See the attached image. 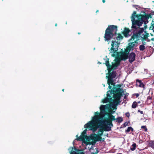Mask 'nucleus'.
Segmentation results:
<instances>
[{
	"mask_svg": "<svg viewBox=\"0 0 154 154\" xmlns=\"http://www.w3.org/2000/svg\"><path fill=\"white\" fill-rule=\"evenodd\" d=\"M93 121L89 122L84 125V127L89 130L95 131L99 127L96 123L100 125L104 126L107 125L109 127H113L112 121L115 120V116L111 114H108V117L103 116L100 117L99 116H96L93 118Z\"/></svg>",
	"mask_w": 154,
	"mask_h": 154,
	"instance_id": "1",
	"label": "nucleus"
},
{
	"mask_svg": "<svg viewBox=\"0 0 154 154\" xmlns=\"http://www.w3.org/2000/svg\"><path fill=\"white\" fill-rule=\"evenodd\" d=\"M152 14L149 13L147 14L145 12H143V14H137L136 11H134L132 14L131 18V21L132 23V25L131 28L134 29H140V30L141 28L140 27L142 26V24L143 23H144V29L147 28V26L146 25V23L148 22V21L147 20L149 18H152ZM145 32L144 31L143 33Z\"/></svg>",
	"mask_w": 154,
	"mask_h": 154,
	"instance_id": "2",
	"label": "nucleus"
},
{
	"mask_svg": "<svg viewBox=\"0 0 154 154\" xmlns=\"http://www.w3.org/2000/svg\"><path fill=\"white\" fill-rule=\"evenodd\" d=\"M111 46V47L109 51L112 57H115L117 54L120 61L121 60H125L128 58V54L123 51L117 52L119 47L118 42L116 40H112Z\"/></svg>",
	"mask_w": 154,
	"mask_h": 154,
	"instance_id": "3",
	"label": "nucleus"
},
{
	"mask_svg": "<svg viewBox=\"0 0 154 154\" xmlns=\"http://www.w3.org/2000/svg\"><path fill=\"white\" fill-rule=\"evenodd\" d=\"M116 86L118 87L117 88L115 86L113 87L111 90L108 91V92H110V94H113V98L114 100L113 102V104L115 106H117L121 102L120 100L124 92L123 89L120 88L121 86V85H117Z\"/></svg>",
	"mask_w": 154,
	"mask_h": 154,
	"instance_id": "4",
	"label": "nucleus"
},
{
	"mask_svg": "<svg viewBox=\"0 0 154 154\" xmlns=\"http://www.w3.org/2000/svg\"><path fill=\"white\" fill-rule=\"evenodd\" d=\"M117 26L114 25L109 26L105 30L104 34L105 41H108L112 38L116 33L117 31Z\"/></svg>",
	"mask_w": 154,
	"mask_h": 154,
	"instance_id": "5",
	"label": "nucleus"
},
{
	"mask_svg": "<svg viewBox=\"0 0 154 154\" xmlns=\"http://www.w3.org/2000/svg\"><path fill=\"white\" fill-rule=\"evenodd\" d=\"M144 32V29L143 28H141L140 30H139L137 32L133 33L131 38V40L134 41V42H132V43L134 44L135 43L137 44L138 43V41L141 39L140 34L143 33Z\"/></svg>",
	"mask_w": 154,
	"mask_h": 154,
	"instance_id": "6",
	"label": "nucleus"
},
{
	"mask_svg": "<svg viewBox=\"0 0 154 154\" xmlns=\"http://www.w3.org/2000/svg\"><path fill=\"white\" fill-rule=\"evenodd\" d=\"M109 106L110 105L109 104L105 105H102L100 107V109L101 111L100 114L98 112H95V115L94 116H99L100 117H102L103 116H105V115H108L109 113H107L106 111V110L108 109Z\"/></svg>",
	"mask_w": 154,
	"mask_h": 154,
	"instance_id": "7",
	"label": "nucleus"
},
{
	"mask_svg": "<svg viewBox=\"0 0 154 154\" xmlns=\"http://www.w3.org/2000/svg\"><path fill=\"white\" fill-rule=\"evenodd\" d=\"M108 72L107 74L108 76H106V78H107V81L110 82H114L113 79L115 78L116 75V72L115 71H112V69H108Z\"/></svg>",
	"mask_w": 154,
	"mask_h": 154,
	"instance_id": "8",
	"label": "nucleus"
},
{
	"mask_svg": "<svg viewBox=\"0 0 154 154\" xmlns=\"http://www.w3.org/2000/svg\"><path fill=\"white\" fill-rule=\"evenodd\" d=\"M111 130V127L107 125L104 126H100V128L99 129V132H101L100 133H98L96 135L99 136L101 137L103 135L104 131H110Z\"/></svg>",
	"mask_w": 154,
	"mask_h": 154,
	"instance_id": "9",
	"label": "nucleus"
},
{
	"mask_svg": "<svg viewBox=\"0 0 154 154\" xmlns=\"http://www.w3.org/2000/svg\"><path fill=\"white\" fill-rule=\"evenodd\" d=\"M140 35L141 39V40L142 43V45H144L146 44V42H144V41L147 38L149 34L148 33H147L146 31H145L144 33L143 32V33L140 34Z\"/></svg>",
	"mask_w": 154,
	"mask_h": 154,
	"instance_id": "10",
	"label": "nucleus"
},
{
	"mask_svg": "<svg viewBox=\"0 0 154 154\" xmlns=\"http://www.w3.org/2000/svg\"><path fill=\"white\" fill-rule=\"evenodd\" d=\"M87 131V130L86 129L82 133L81 136L79 137H78V135H77L76 136V137H77V138L76 139L77 140L83 141L84 140L85 138L87 137V136L86 135Z\"/></svg>",
	"mask_w": 154,
	"mask_h": 154,
	"instance_id": "11",
	"label": "nucleus"
},
{
	"mask_svg": "<svg viewBox=\"0 0 154 154\" xmlns=\"http://www.w3.org/2000/svg\"><path fill=\"white\" fill-rule=\"evenodd\" d=\"M112 94H110V92H108V91H107L106 94L107 97L103 100V103H106L112 101V99L111 97Z\"/></svg>",
	"mask_w": 154,
	"mask_h": 154,
	"instance_id": "12",
	"label": "nucleus"
},
{
	"mask_svg": "<svg viewBox=\"0 0 154 154\" xmlns=\"http://www.w3.org/2000/svg\"><path fill=\"white\" fill-rule=\"evenodd\" d=\"M120 61H118L116 63H112V65H111L109 69H112V70H113L115 69H116L118 66L120 64Z\"/></svg>",
	"mask_w": 154,
	"mask_h": 154,
	"instance_id": "13",
	"label": "nucleus"
},
{
	"mask_svg": "<svg viewBox=\"0 0 154 154\" xmlns=\"http://www.w3.org/2000/svg\"><path fill=\"white\" fill-rule=\"evenodd\" d=\"M136 54L134 52L130 53L128 56L129 61L130 63H132L134 62L135 59Z\"/></svg>",
	"mask_w": 154,
	"mask_h": 154,
	"instance_id": "14",
	"label": "nucleus"
},
{
	"mask_svg": "<svg viewBox=\"0 0 154 154\" xmlns=\"http://www.w3.org/2000/svg\"><path fill=\"white\" fill-rule=\"evenodd\" d=\"M136 85L137 86L141 88H144V85L142 83L141 80L137 79L136 80Z\"/></svg>",
	"mask_w": 154,
	"mask_h": 154,
	"instance_id": "15",
	"label": "nucleus"
},
{
	"mask_svg": "<svg viewBox=\"0 0 154 154\" xmlns=\"http://www.w3.org/2000/svg\"><path fill=\"white\" fill-rule=\"evenodd\" d=\"M130 31V30L128 28L125 27L122 33L125 37H126L128 36L129 33Z\"/></svg>",
	"mask_w": 154,
	"mask_h": 154,
	"instance_id": "16",
	"label": "nucleus"
},
{
	"mask_svg": "<svg viewBox=\"0 0 154 154\" xmlns=\"http://www.w3.org/2000/svg\"><path fill=\"white\" fill-rule=\"evenodd\" d=\"M152 97L150 96H149L147 97L145 102L147 105H149L152 103Z\"/></svg>",
	"mask_w": 154,
	"mask_h": 154,
	"instance_id": "17",
	"label": "nucleus"
},
{
	"mask_svg": "<svg viewBox=\"0 0 154 154\" xmlns=\"http://www.w3.org/2000/svg\"><path fill=\"white\" fill-rule=\"evenodd\" d=\"M129 45L128 47V48L129 49V50H133V48L135 46H137V45H136L135 44H134L133 43L131 42L130 43H129Z\"/></svg>",
	"mask_w": 154,
	"mask_h": 154,
	"instance_id": "18",
	"label": "nucleus"
},
{
	"mask_svg": "<svg viewBox=\"0 0 154 154\" xmlns=\"http://www.w3.org/2000/svg\"><path fill=\"white\" fill-rule=\"evenodd\" d=\"M107 81V84L109 85V87L108 88L110 89L109 90H111L112 89V86L110 85H112L113 86H115V83H114V82H110V81Z\"/></svg>",
	"mask_w": 154,
	"mask_h": 154,
	"instance_id": "19",
	"label": "nucleus"
},
{
	"mask_svg": "<svg viewBox=\"0 0 154 154\" xmlns=\"http://www.w3.org/2000/svg\"><path fill=\"white\" fill-rule=\"evenodd\" d=\"M149 146L154 149V140H150L149 142Z\"/></svg>",
	"mask_w": 154,
	"mask_h": 154,
	"instance_id": "20",
	"label": "nucleus"
},
{
	"mask_svg": "<svg viewBox=\"0 0 154 154\" xmlns=\"http://www.w3.org/2000/svg\"><path fill=\"white\" fill-rule=\"evenodd\" d=\"M107 60L106 61V62L104 64H105L106 66L107 67V70L109 68L111 65L109 64V59L107 58Z\"/></svg>",
	"mask_w": 154,
	"mask_h": 154,
	"instance_id": "21",
	"label": "nucleus"
},
{
	"mask_svg": "<svg viewBox=\"0 0 154 154\" xmlns=\"http://www.w3.org/2000/svg\"><path fill=\"white\" fill-rule=\"evenodd\" d=\"M116 122L120 123L123 121V119L121 117H118L117 118H115Z\"/></svg>",
	"mask_w": 154,
	"mask_h": 154,
	"instance_id": "22",
	"label": "nucleus"
},
{
	"mask_svg": "<svg viewBox=\"0 0 154 154\" xmlns=\"http://www.w3.org/2000/svg\"><path fill=\"white\" fill-rule=\"evenodd\" d=\"M94 139L96 140V141H101L102 140L101 137L99 136L96 135V136L94 137Z\"/></svg>",
	"mask_w": 154,
	"mask_h": 154,
	"instance_id": "23",
	"label": "nucleus"
},
{
	"mask_svg": "<svg viewBox=\"0 0 154 154\" xmlns=\"http://www.w3.org/2000/svg\"><path fill=\"white\" fill-rule=\"evenodd\" d=\"M118 36L116 37V39L117 40H119L123 39V37L121 34L119 33L118 34Z\"/></svg>",
	"mask_w": 154,
	"mask_h": 154,
	"instance_id": "24",
	"label": "nucleus"
},
{
	"mask_svg": "<svg viewBox=\"0 0 154 154\" xmlns=\"http://www.w3.org/2000/svg\"><path fill=\"white\" fill-rule=\"evenodd\" d=\"M136 144L135 143H133L131 146L130 149L132 151L135 150L136 148Z\"/></svg>",
	"mask_w": 154,
	"mask_h": 154,
	"instance_id": "25",
	"label": "nucleus"
},
{
	"mask_svg": "<svg viewBox=\"0 0 154 154\" xmlns=\"http://www.w3.org/2000/svg\"><path fill=\"white\" fill-rule=\"evenodd\" d=\"M133 129L132 127H128V129L125 130V132L128 133L130 132L131 131H133Z\"/></svg>",
	"mask_w": 154,
	"mask_h": 154,
	"instance_id": "26",
	"label": "nucleus"
},
{
	"mask_svg": "<svg viewBox=\"0 0 154 154\" xmlns=\"http://www.w3.org/2000/svg\"><path fill=\"white\" fill-rule=\"evenodd\" d=\"M137 103L136 101H134L133 102L131 107L133 108H135L137 107Z\"/></svg>",
	"mask_w": 154,
	"mask_h": 154,
	"instance_id": "27",
	"label": "nucleus"
},
{
	"mask_svg": "<svg viewBox=\"0 0 154 154\" xmlns=\"http://www.w3.org/2000/svg\"><path fill=\"white\" fill-rule=\"evenodd\" d=\"M145 49V46L143 45H140L139 46V49L141 51H143Z\"/></svg>",
	"mask_w": 154,
	"mask_h": 154,
	"instance_id": "28",
	"label": "nucleus"
},
{
	"mask_svg": "<svg viewBox=\"0 0 154 154\" xmlns=\"http://www.w3.org/2000/svg\"><path fill=\"white\" fill-rule=\"evenodd\" d=\"M70 154H84V153L83 152H76L74 151H73L71 152Z\"/></svg>",
	"mask_w": 154,
	"mask_h": 154,
	"instance_id": "29",
	"label": "nucleus"
},
{
	"mask_svg": "<svg viewBox=\"0 0 154 154\" xmlns=\"http://www.w3.org/2000/svg\"><path fill=\"white\" fill-rule=\"evenodd\" d=\"M130 51V50H129V49L127 47V49H125V51L123 52H125V53H127L128 54Z\"/></svg>",
	"mask_w": 154,
	"mask_h": 154,
	"instance_id": "30",
	"label": "nucleus"
},
{
	"mask_svg": "<svg viewBox=\"0 0 154 154\" xmlns=\"http://www.w3.org/2000/svg\"><path fill=\"white\" fill-rule=\"evenodd\" d=\"M141 128L144 129L145 131H147V128L146 126H142L141 127Z\"/></svg>",
	"mask_w": 154,
	"mask_h": 154,
	"instance_id": "31",
	"label": "nucleus"
},
{
	"mask_svg": "<svg viewBox=\"0 0 154 154\" xmlns=\"http://www.w3.org/2000/svg\"><path fill=\"white\" fill-rule=\"evenodd\" d=\"M128 122H125V123H124L123 125V127H126V126H128Z\"/></svg>",
	"mask_w": 154,
	"mask_h": 154,
	"instance_id": "32",
	"label": "nucleus"
},
{
	"mask_svg": "<svg viewBox=\"0 0 154 154\" xmlns=\"http://www.w3.org/2000/svg\"><path fill=\"white\" fill-rule=\"evenodd\" d=\"M125 115L126 116H127V117H128V118H129L130 116V113L128 112H126V113H125Z\"/></svg>",
	"mask_w": 154,
	"mask_h": 154,
	"instance_id": "33",
	"label": "nucleus"
},
{
	"mask_svg": "<svg viewBox=\"0 0 154 154\" xmlns=\"http://www.w3.org/2000/svg\"><path fill=\"white\" fill-rule=\"evenodd\" d=\"M152 28L154 29L153 30V32H154V24H152L151 26H150V27L149 28L150 29H151V28H152Z\"/></svg>",
	"mask_w": 154,
	"mask_h": 154,
	"instance_id": "34",
	"label": "nucleus"
},
{
	"mask_svg": "<svg viewBox=\"0 0 154 154\" xmlns=\"http://www.w3.org/2000/svg\"><path fill=\"white\" fill-rule=\"evenodd\" d=\"M137 112H140V113L141 114H143V111H141L140 110H138V111H137Z\"/></svg>",
	"mask_w": 154,
	"mask_h": 154,
	"instance_id": "35",
	"label": "nucleus"
},
{
	"mask_svg": "<svg viewBox=\"0 0 154 154\" xmlns=\"http://www.w3.org/2000/svg\"><path fill=\"white\" fill-rule=\"evenodd\" d=\"M96 151H97V152H96V153H93L92 154H97V153H98V152H99V151H98V150L97 149L96 150Z\"/></svg>",
	"mask_w": 154,
	"mask_h": 154,
	"instance_id": "36",
	"label": "nucleus"
},
{
	"mask_svg": "<svg viewBox=\"0 0 154 154\" xmlns=\"http://www.w3.org/2000/svg\"><path fill=\"white\" fill-rule=\"evenodd\" d=\"M135 95L137 97H138L139 95V94L138 93L135 94Z\"/></svg>",
	"mask_w": 154,
	"mask_h": 154,
	"instance_id": "37",
	"label": "nucleus"
},
{
	"mask_svg": "<svg viewBox=\"0 0 154 154\" xmlns=\"http://www.w3.org/2000/svg\"><path fill=\"white\" fill-rule=\"evenodd\" d=\"M93 143H88V144H94L95 143H96L95 142H94Z\"/></svg>",
	"mask_w": 154,
	"mask_h": 154,
	"instance_id": "38",
	"label": "nucleus"
},
{
	"mask_svg": "<svg viewBox=\"0 0 154 154\" xmlns=\"http://www.w3.org/2000/svg\"><path fill=\"white\" fill-rule=\"evenodd\" d=\"M125 96L128 95L129 94L128 93H126L125 94Z\"/></svg>",
	"mask_w": 154,
	"mask_h": 154,
	"instance_id": "39",
	"label": "nucleus"
},
{
	"mask_svg": "<svg viewBox=\"0 0 154 154\" xmlns=\"http://www.w3.org/2000/svg\"><path fill=\"white\" fill-rule=\"evenodd\" d=\"M105 0H102V2L103 3H104L105 2Z\"/></svg>",
	"mask_w": 154,
	"mask_h": 154,
	"instance_id": "40",
	"label": "nucleus"
},
{
	"mask_svg": "<svg viewBox=\"0 0 154 154\" xmlns=\"http://www.w3.org/2000/svg\"><path fill=\"white\" fill-rule=\"evenodd\" d=\"M151 40H152V41H154V38H151Z\"/></svg>",
	"mask_w": 154,
	"mask_h": 154,
	"instance_id": "41",
	"label": "nucleus"
},
{
	"mask_svg": "<svg viewBox=\"0 0 154 154\" xmlns=\"http://www.w3.org/2000/svg\"><path fill=\"white\" fill-rule=\"evenodd\" d=\"M62 91H63L64 92V89H62Z\"/></svg>",
	"mask_w": 154,
	"mask_h": 154,
	"instance_id": "42",
	"label": "nucleus"
},
{
	"mask_svg": "<svg viewBox=\"0 0 154 154\" xmlns=\"http://www.w3.org/2000/svg\"><path fill=\"white\" fill-rule=\"evenodd\" d=\"M55 26H57V23H55Z\"/></svg>",
	"mask_w": 154,
	"mask_h": 154,
	"instance_id": "43",
	"label": "nucleus"
},
{
	"mask_svg": "<svg viewBox=\"0 0 154 154\" xmlns=\"http://www.w3.org/2000/svg\"><path fill=\"white\" fill-rule=\"evenodd\" d=\"M126 98V96H125L124 97V99H125Z\"/></svg>",
	"mask_w": 154,
	"mask_h": 154,
	"instance_id": "44",
	"label": "nucleus"
},
{
	"mask_svg": "<svg viewBox=\"0 0 154 154\" xmlns=\"http://www.w3.org/2000/svg\"><path fill=\"white\" fill-rule=\"evenodd\" d=\"M78 34L80 35L81 34V33H80V32H78Z\"/></svg>",
	"mask_w": 154,
	"mask_h": 154,
	"instance_id": "45",
	"label": "nucleus"
},
{
	"mask_svg": "<svg viewBox=\"0 0 154 154\" xmlns=\"http://www.w3.org/2000/svg\"><path fill=\"white\" fill-rule=\"evenodd\" d=\"M117 154H122V153H117Z\"/></svg>",
	"mask_w": 154,
	"mask_h": 154,
	"instance_id": "46",
	"label": "nucleus"
},
{
	"mask_svg": "<svg viewBox=\"0 0 154 154\" xmlns=\"http://www.w3.org/2000/svg\"><path fill=\"white\" fill-rule=\"evenodd\" d=\"M137 103H140V101H138V102H137Z\"/></svg>",
	"mask_w": 154,
	"mask_h": 154,
	"instance_id": "47",
	"label": "nucleus"
},
{
	"mask_svg": "<svg viewBox=\"0 0 154 154\" xmlns=\"http://www.w3.org/2000/svg\"><path fill=\"white\" fill-rule=\"evenodd\" d=\"M98 11V10H97V11H96V13Z\"/></svg>",
	"mask_w": 154,
	"mask_h": 154,
	"instance_id": "48",
	"label": "nucleus"
},
{
	"mask_svg": "<svg viewBox=\"0 0 154 154\" xmlns=\"http://www.w3.org/2000/svg\"><path fill=\"white\" fill-rule=\"evenodd\" d=\"M101 132H99V130H98V133H100Z\"/></svg>",
	"mask_w": 154,
	"mask_h": 154,
	"instance_id": "49",
	"label": "nucleus"
},
{
	"mask_svg": "<svg viewBox=\"0 0 154 154\" xmlns=\"http://www.w3.org/2000/svg\"><path fill=\"white\" fill-rule=\"evenodd\" d=\"M141 154H146L144 153H141Z\"/></svg>",
	"mask_w": 154,
	"mask_h": 154,
	"instance_id": "50",
	"label": "nucleus"
}]
</instances>
